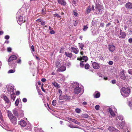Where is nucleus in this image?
<instances>
[{
    "label": "nucleus",
    "instance_id": "20",
    "mask_svg": "<svg viewBox=\"0 0 132 132\" xmlns=\"http://www.w3.org/2000/svg\"><path fill=\"white\" fill-rule=\"evenodd\" d=\"M11 121L14 124H15L17 122V119L15 117H13V118H12L11 119H10Z\"/></svg>",
    "mask_w": 132,
    "mask_h": 132
},
{
    "label": "nucleus",
    "instance_id": "45",
    "mask_svg": "<svg viewBox=\"0 0 132 132\" xmlns=\"http://www.w3.org/2000/svg\"><path fill=\"white\" fill-rule=\"evenodd\" d=\"M56 101L55 100H54L52 102V104L53 106H54L56 104Z\"/></svg>",
    "mask_w": 132,
    "mask_h": 132
},
{
    "label": "nucleus",
    "instance_id": "61",
    "mask_svg": "<svg viewBox=\"0 0 132 132\" xmlns=\"http://www.w3.org/2000/svg\"><path fill=\"white\" fill-rule=\"evenodd\" d=\"M31 49L34 52L35 51L34 46L33 45H32L31 46Z\"/></svg>",
    "mask_w": 132,
    "mask_h": 132
},
{
    "label": "nucleus",
    "instance_id": "28",
    "mask_svg": "<svg viewBox=\"0 0 132 132\" xmlns=\"http://www.w3.org/2000/svg\"><path fill=\"white\" fill-rule=\"evenodd\" d=\"M63 98L65 100H67L70 99V97L67 96V95H65L63 96Z\"/></svg>",
    "mask_w": 132,
    "mask_h": 132
},
{
    "label": "nucleus",
    "instance_id": "10",
    "mask_svg": "<svg viewBox=\"0 0 132 132\" xmlns=\"http://www.w3.org/2000/svg\"><path fill=\"white\" fill-rule=\"evenodd\" d=\"M88 57L86 56H84L82 57H81L80 58H78L77 60L80 61H82L83 60L84 62H86L88 60Z\"/></svg>",
    "mask_w": 132,
    "mask_h": 132
},
{
    "label": "nucleus",
    "instance_id": "37",
    "mask_svg": "<svg viewBox=\"0 0 132 132\" xmlns=\"http://www.w3.org/2000/svg\"><path fill=\"white\" fill-rule=\"evenodd\" d=\"M89 67V65L88 64H85V69H88Z\"/></svg>",
    "mask_w": 132,
    "mask_h": 132
},
{
    "label": "nucleus",
    "instance_id": "63",
    "mask_svg": "<svg viewBox=\"0 0 132 132\" xmlns=\"http://www.w3.org/2000/svg\"><path fill=\"white\" fill-rule=\"evenodd\" d=\"M121 126H124L125 125V122H122L121 124Z\"/></svg>",
    "mask_w": 132,
    "mask_h": 132
},
{
    "label": "nucleus",
    "instance_id": "13",
    "mask_svg": "<svg viewBox=\"0 0 132 132\" xmlns=\"http://www.w3.org/2000/svg\"><path fill=\"white\" fill-rule=\"evenodd\" d=\"M66 68L64 66H62L60 68H58L56 71L58 72L59 71H65Z\"/></svg>",
    "mask_w": 132,
    "mask_h": 132
},
{
    "label": "nucleus",
    "instance_id": "54",
    "mask_svg": "<svg viewBox=\"0 0 132 132\" xmlns=\"http://www.w3.org/2000/svg\"><path fill=\"white\" fill-rule=\"evenodd\" d=\"M128 72L129 74L132 75V70H128Z\"/></svg>",
    "mask_w": 132,
    "mask_h": 132
},
{
    "label": "nucleus",
    "instance_id": "30",
    "mask_svg": "<svg viewBox=\"0 0 132 132\" xmlns=\"http://www.w3.org/2000/svg\"><path fill=\"white\" fill-rule=\"evenodd\" d=\"M79 46L81 50L83 49V48L84 47V44L82 43H79Z\"/></svg>",
    "mask_w": 132,
    "mask_h": 132
},
{
    "label": "nucleus",
    "instance_id": "36",
    "mask_svg": "<svg viewBox=\"0 0 132 132\" xmlns=\"http://www.w3.org/2000/svg\"><path fill=\"white\" fill-rule=\"evenodd\" d=\"M118 119L121 120H122L123 119V117L121 115H119L118 116Z\"/></svg>",
    "mask_w": 132,
    "mask_h": 132
},
{
    "label": "nucleus",
    "instance_id": "53",
    "mask_svg": "<svg viewBox=\"0 0 132 132\" xmlns=\"http://www.w3.org/2000/svg\"><path fill=\"white\" fill-rule=\"evenodd\" d=\"M21 62V60L20 59H19L17 61V62L18 63L20 64Z\"/></svg>",
    "mask_w": 132,
    "mask_h": 132
},
{
    "label": "nucleus",
    "instance_id": "56",
    "mask_svg": "<svg viewBox=\"0 0 132 132\" xmlns=\"http://www.w3.org/2000/svg\"><path fill=\"white\" fill-rule=\"evenodd\" d=\"M108 64L110 65H112L113 64V62L112 61H110L109 62H108Z\"/></svg>",
    "mask_w": 132,
    "mask_h": 132
},
{
    "label": "nucleus",
    "instance_id": "24",
    "mask_svg": "<svg viewBox=\"0 0 132 132\" xmlns=\"http://www.w3.org/2000/svg\"><path fill=\"white\" fill-rule=\"evenodd\" d=\"M91 10V8L90 6H88L87 8L86 9V13L88 14L89 13Z\"/></svg>",
    "mask_w": 132,
    "mask_h": 132
},
{
    "label": "nucleus",
    "instance_id": "29",
    "mask_svg": "<svg viewBox=\"0 0 132 132\" xmlns=\"http://www.w3.org/2000/svg\"><path fill=\"white\" fill-rule=\"evenodd\" d=\"M25 129L30 130L31 129V125L30 124H28L26 125Z\"/></svg>",
    "mask_w": 132,
    "mask_h": 132
},
{
    "label": "nucleus",
    "instance_id": "64",
    "mask_svg": "<svg viewBox=\"0 0 132 132\" xmlns=\"http://www.w3.org/2000/svg\"><path fill=\"white\" fill-rule=\"evenodd\" d=\"M104 24L103 23H101L100 24V26L102 27H104Z\"/></svg>",
    "mask_w": 132,
    "mask_h": 132
},
{
    "label": "nucleus",
    "instance_id": "46",
    "mask_svg": "<svg viewBox=\"0 0 132 132\" xmlns=\"http://www.w3.org/2000/svg\"><path fill=\"white\" fill-rule=\"evenodd\" d=\"M54 16L58 18H60L61 16L57 13L55 14L54 15Z\"/></svg>",
    "mask_w": 132,
    "mask_h": 132
},
{
    "label": "nucleus",
    "instance_id": "43",
    "mask_svg": "<svg viewBox=\"0 0 132 132\" xmlns=\"http://www.w3.org/2000/svg\"><path fill=\"white\" fill-rule=\"evenodd\" d=\"M66 65L67 66H68V67H70L71 65V63L69 62H67L66 63Z\"/></svg>",
    "mask_w": 132,
    "mask_h": 132
},
{
    "label": "nucleus",
    "instance_id": "62",
    "mask_svg": "<svg viewBox=\"0 0 132 132\" xmlns=\"http://www.w3.org/2000/svg\"><path fill=\"white\" fill-rule=\"evenodd\" d=\"M129 105L131 108H132V104L130 102H129Z\"/></svg>",
    "mask_w": 132,
    "mask_h": 132
},
{
    "label": "nucleus",
    "instance_id": "35",
    "mask_svg": "<svg viewBox=\"0 0 132 132\" xmlns=\"http://www.w3.org/2000/svg\"><path fill=\"white\" fill-rule=\"evenodd\" d=\"M68 126L71 128H78V127H76V126H73L72 124H70L68 125Z\"/></svg>",
    "mask_w": 132,
    "mask_h": 132
},
{
    "label": "nucleus",
    "instance_id": "60",
    "mask_svg": "<svg viewBox=\"0 0 132 132\" xmlns=\"http://www.w3.org/2000/svg\"><path fill=\"white\" fill-rule=\"evenodd\" d=\"M73 14L74 15L76 16H77L78 15V13H77L74 12H73Z\"/></svg>",
    "mask_w": 132,
    "mask_h": 132
},
{
    "label": "nucleus",
    "instance_id": "16",
    "mask_svg": "<svg viewBox=\"0 0 132 132\" xmlns=\"http://www.w3.org/2000/svg\"><path fill=\"white\" fill-rule=\"evenodd\" d=\"M108 130L110 132H114V131H117V129H115L114 127L110 126L108 128Z\"/></svg>",
    "mask_w": 132,
    "mask_h": 132
},
{
    "label": "nucleus",
    "instance_id": "49",
    "mask_svg": "<svg viewBox=\"0 0 132 132\" xmlns=\"http://www.w3.org/2000/svg\"><path fill=\"white\" fill-rule=\"evenodd\" d=\"M50 33L52 34H54L55 33V32L54 31V30H51L50 31Z\"/></svg>",
    "mask_w": 132,
    "mask_h": 132
},
{
    "label": "nucleus",
    "instance_id": "31",
    "mask_svg": "<svg viewBox=\"0 0 132 132\" xmlns=\"http://www.w3.org/2000/svg\"><path fill=\"white\" fill-rule=\"evenodd\" d=\"M15 69H13L10 70L8 72V73H13L15 72Z\"/></svg>",
    "mask_w": 132,
    "mask_h": 132
},
{
    "label": "nucleus",
    "instance_id": "21",
    "mask_svg": "<svg viewBox=\"0 0 132 132\" xmlns=\"http://www.w3.org/2000/svg\"><path fill=\"white\" fill-rule=\"evenodd\" d=\"M8 115L10 119H11L14 117L12 112L10 111H7Z\"/></svg>",
    "mask_w": 132,
    "mask_h": 132
},
{
    "label": "nucleus",
    "instance_id": "33",
    "mask_svg": "<svg viewBox=\"0 0 132 132\" xmlns=\"http://www.w3.org/2000/svg\"><path fill=\"white\" fill-rule=\"evenodd\" d=\"M82 117L84 118H87L88 117V115L86 114H83L82 115Z\"/></svg>",
    "mask_w": 132,
    "mask_h": 132
},
{
    "label": "nucleus",
    "instance_id": "6",
    "mask_svg": "<svg viewBox=\"0 0 132 132\" xmlns=\"http://www.w3.org/2000/svg\"><path fill=\"white\" fill-rule=\"evenodd\" d=\"M16 17L17 22L19 24H21L23 22V18L22 16L17 14Z\"/></svg>",
    "mask_w": 132,
    "mask_h": 132
},
{
    "label": "nucleus",
    "instance_id": "40",
    "mask_svg": "<svg viewBox=\"0 0 132 132\" xmlns=\"http://www.w3.org/2000/svg\"><path fill=\"white\" fill-rule=\"evenodd\" d=\"M80 110L78 108H77L75 109V111L77 113H79L80 112Z\"/></svg>",
    "mask_w": 132,
    "mask_h": 132
},
{
    "label": "nucleus",
    "instance_id": "26",
    "mask_svg": "<svg viewBox=\"0 0 132 132\" xmlns=\"http://www.w3.org/2000/svg\"><path fill=\"white\" fill-rule=\"evenodd\" d=\"M10 94L11 98L13 100V101H14L16 96L15 94L14 93H14L11 94Z\"/></svg>",
    "mask_w": 132,
    "mask_h": 132
},
{
    "label": "nucleus",
    "instance_id": "58",
    "mask_svg": "<svg viewBox=\"0 0 132 132\" xmlns=\"http://www.w3.org/2000/svg\"><path fill=\"white\" fill-rule=\"evenodd\" d=\"M128 42L129 43H132V38H130L128 39Z\"/></svg>",
    "mask_w": 132,
    "mask_h": 132
},
{
    "label": "nucleus",
    "instance_id": "57",
    "mask_svg": "<svg viewBox=\"0 0 132 132\" xmlns=\"http://www.w3.org/2000/svg\"><path fill=\"white\" fill-rule=\"evenodd\" d=\"M75 123L77 124L78 125H79L80 124V123L79 122L77 121L76 120L75 121Z\"/></svg>",
    "mask_w": 132,
    "mask_h": 132
},
{
    "label": "nucleus",
    "instance_id": "51",
    "mask_svg": "<svg viewBox=\"0 0 132 132\" xmlns=\"http://www.w3.org/2000/svg\"><path fill=\"white\" fill-rule=\"evenodd\" d=\"M59 98L60 100H64V98H63V96H59Z\"/></svg>",
    "mask_w": 132,
    "mask_h": 132
},
{
    "label": "nucleus",
    "instance_id": "4",
    "mask_svg": "<svg viewBox=\"0 0 132 132\" xmlns=\"http://www.w3.org/2000/svg\"><path fill=\"white\" fill-rule=\"evenodd\" d=\"M100 3L99 0H96L95 3L96 7V10L98 13L101 12L103 10V8L100 4Z\"/></svg>",
    "mask_w": 132,
    "mask_h": 132
},
{
    "label": "nucleus",
    "instance_id": "42",
    "mask_svg": "<svg viewBox=\"0 0 132 132\" xmlns=\"http://www.w3.org/2000/svg\"><path fill=\"white\" fill-rule=\"evenodd\" d=\"M88 28V27L87 26H84L83 28V30L84 31H86Z\"/></svg>",
    "mask_w": 132,
    "mask_h": 132
},
{
    "label": "nucleus",
    "instance_id": "12",
    "mask_svg": "<svg viewBox=\"0 0 132 132\" xmlns=\"http://www.w3.org/2000/svg\"><path fill=\"white\" fill-rule=\"evenodd\" d=\"M120 36H119L120 38H124L126 36V34L124 32H122V30L120 29Z\"/></svg>",
    "mask_w": 132,
    "mask_h": 132
},
{
    "label": "nucleus",
    "instance_id": "44",
    "mask_svg": "<svg viewBox=\"0 0 132 132\" xmlns=\"http://www.w3.org/2000/svg\"><path fill=\"white\" fill-rule=\"evenodd\" d=\"M19 100L18 99H17L15 101V104L16 106H17L19 104Z\"/></svg>",
    "mask_w": 132,
    "mask_h": 132
},
{
    "label": "nucleus",
    "instance_id": "19",
    "mask_svg": "<svg viewBox=\"0 0 132 132\" xmlns=\"http://www.w3.org/2000/svg\"><path fill=\"white\" fill-rule=\"evenodd\" d=\"M2 98H3L6 103L8 104L10 103L9 100L6 96L5 95H3L2 96Z\"/></svg>",
    "mask_w": 132,
    "mask_h": 132
},
{
    "label": "nucleus",
    "instance_id": "41",
    "mask_svg": "<svg viewBox=\"0 0 132 132\" xmlns=\"http://www.w3.org/2000/svg\"><path fill=\"white\" fill-rule=\"evenodd\" d=\"M52 84L55 87H58V84L56 82H53L52 83Z\"/></svg>",
    "mask_w": 132,
    "mask_h": 132
},
{
    "label": "nucleus",
    "instance_id": "32",
    "mask_svg": "<svg viewBox=\"0 0 132 132\" xmlns=\"http://www.w3.org/2000/svg\"><path fill=\"white\" fill-rule=\"evenodd\" d=\"M81 61L80 63V65L81 67H83L85 64V62H84V61Z\"/></svg>",
    "mask_w": 132,
    "mask_h": 132
},
{
    "label": "nucleus",
    "instance_id": "18",
    "mask_svg": "<svg viewBox=\"0 0 132 132\" xmlns=\"http://www.w3.org/2000/svg\"><path fill=\"white\" fill-rule=\"evenodd\" d=\"M19 124L22 127H24L27 125L26 122L23 120H21L19 122Z\"/></svg>",
    "mask_w": 132,
    "mask_h": 132
},
{
    "label": "nucleus",
    "instance_id": "2",
    "mask_svg": "<svg viewBox=\"0 0 132 132\" xmlns=\"http://www.w3.org/2000/svg\"><path fill=\"white\" fill-rule=\"evenodd\" d=\"M122 92L121 94L122 95L125 97L127 96V95L130 94V90L128 87H123L121 89Z\"/></svg>",
    "mask_w": 132,
    "mask_h": 132
},
{
    "label": "nucleus",
    "instance_id": "8",
    "mask_svg": "<svg viewBox=\"0 0 132 132\" xmlns=\"http://www.w3.org/2000/svg\"><path fill=\"white\" fill-rule=\"evenodd\" d=\"M108 49L110 52H113L115 50L116 47L113 44H110L108 45Z\"/></svg>",
    "mask_w": 132,
    "mask_h": 132
},
{
    "label": "nucleus",
    "instance_id": "34",
    "mask_svg": "<svg viewBox=\"0 0 132 132\" xmlns=\"http://www.w3.org/2000/svg\"><path fill=\"white\" fill-rule=\"evenodd\" d=\"M60 62L58 61H56V66L57 67H58L60 66Z\"/></svg>",
    "mask_w": 132,
    "mask_h": 132
},
{
    "label": "nucleus",
    "instance_id": "17",
    "mask_svg": "<svg viewBox=\"0 0 132 132\" xmlns=\"http://www.w3.org/2000/svg\"><path fill=\"white\" fill-rule=\"evenodd\" d=\"M108 130L110 132H114V131H117V129H115L114 127L110 126L108 128Z\"/></svg>",
    "mask_w": 132,
    "mask_h": 132
},
{
    "label": "nucleus",
    "instance_id": "1",
    "mask_svg": "<svg viewBox=\"0 0 132 132\" xmlns=\"http://www.w3.org/2000/svg\"><path fill=\"white\" fill-rule=\"evenodd\" d=\"M74 86L75 87L74 92L75 94H78L80 93L81 92L82 93H83L84 88L81 84L76 82L74 83Z\"/></svg>",
    "mask_w": 132,
    "mask_h": 132
},
{
    "label": "nucleus",
    "instance_id": "27",
    "mask_svg": "<svg viewBox=\"0 0 132 132\" xmlns=\"http://www.w3.org/2000/svg\"><path fill=\"white\" fill-rule=\"evenodd\" d=\"M65 54L67 56L69 57H71L72 55L71 53L69 52H65Z\"/></svg>",
    "mask_w": 132,
    "mask_h": 132
},
{
    "label": "nucleus",
    "instance_id": "39",
    "mask_svg": "<svg viewBox=\"0 0 132 132\" xmlns=\"http://www.w3.org/2000/svg\"><path fill=\"white\" fill-rule=\"evenodd\" d=\"M99 76L100 77H102L103 79L105 80H107L108 79V78L107 77H105L104 76H103L102 75H100Z\"/></svg>",
    "mask_w": 132,
    "mask_h": 132
},
{
    "label": "nucleus",
    "instance_id": "23",
    "mask_svg": "<svg viewBox=\"0 0 132 132\" xmlns=\"http://www.w3.org/2000/svg\"><path fill=\"white\" fill-rule=\"evenodd\" d=\"M126 7L128 9H132V4L129 2L128 3L126 4Z\"/></svg>",
    "mask_w": 132,
    "mask_h": 132
},
{
    "label": "nucleus",
    "instance_id": "15",
    "mask_svg": "<svg viewBox=\"0 0 132 132\" xmlns=\"http://www.w3.org/2000/svg\"><path fill=\"white\" fill-rule=\"evenodd\" d=\"M93 67L95 69H98L99 68L100 66L96 62H93L92 63Z\"/></svg>",
    "mask_w": 132,
    "mask_h": 132
},
{
    "label": "nucleus",
    "instance_id": "7",
    "mask_svg": "<svg viewBox=\"0 0 132 132\" xmlns=\"http://www.w3.org/2000/svg\"><path fill=\"white\" fill-rule=\"evenodd\" d=\"M111 108H110L109 109V111L110 114L112 116H114L115 115V114L114 113V112L112 110V108H114V109L115 110H114V111L115 112H117V110L115 108V107H114V106H111Z\"/></svg>",
    "mask_w": 132,
    "mask_h": 132
},
{
    "label": "nucleus",
    "instance_id": "3",
    "mask_svg": "<svg viewBox=\"0 0 132 132\" xmlns=\"http://www.w3.org/2000/svg\"><path fill=\"white\" fill-rule=\"evenodd\" d=\"M14 86L12 84H10L6 85V88L8 94H10L14 92Z\"/></svg>",
    "mask_w": 132,
    "mask_h": 132
},
{
    "label": "nucleus",
    "instance_id": "47",
    "mask_svg": "<svg viewBox=\"0 0 132 132\" xmlns=\"http://www.w3.org/2000/svg\"><path fill=\"white\" fill-rule=\"evenodd\" d=\"M41 24L42 25H44L45 24V22L44 21H41Z\"/></svg>",
    "mask_w": 132,
    "mask_h": 132
},
{
    "label": "nucleus",
    "instance_id": "48",
    "mask_svg": "<svg viewBox=\"0 0 132 132\" xmlns=\"http://www.w3.org/2000/svg\"><path fill=\"white\" fill-rule=\"evenodd\" d=\"M12 50V48L10 47H8L7 48V51L9 52H11Z\"/></svg>",
    "mask_w": 132,
    "mask_h": 132
},
{
    "label": "nucleus",
    "instance_id": "5",
    "mask_svg": "<svg viewBox=\"0 0 132 132\" xmlns=\"http://www.w3.org/2000/svg\"><path fill=\"white\" fill-rule=\"evenodd\" d=\"M13 112L14 115L17 116L18 119H20V118L23 117V112L22 111H20L21 114L19 116V115L18 111L16 110L15 109L13 110Z\"/></svg>",
    "mask_w": 132,
    "mask_h": 132
},
{
    "label": "nucleus",
    "instance_id": "52",
    "mask_svg": "<svg viewBox=\"0 0 132 132\" xmlns=\"http://www.w3.org/2000/svg\"><path fill=\"white\" fill-rule=\"evenodd\" d=\"M10 38V36L8 35H6L5 37V38L6 39H8Z\"/></svg>",
    "mask_w": 132,
    "mask_h": 132
},
{
    "label": "nucleus",
    "instance_id": "38",
    "mask_svg": "<svg viewBox=\"0 0 132 132\" xmlns=\"http://www.w3.org/2000/svg\"><path fill=\"white\" fill-rule=\"evenodd\" d=\"M42 130L41 129L37 128L35 130L36 132H42Z\"/></svg>",
    "mask_w": 132,
    "mask_h": 132
},
{
    "label": "nucleus",
    "instance_id": "55",
    "mask_svg": "<svg viewBox=\"0 0 132 132\" xmlns=\"http://www.w3.org/2000/svg\"><path fill=\"white\" fill-rule=\"evenodd\" d=\"M22 101L24 102H27V100L26 98H24L22 100Z\"/></svg>",
    "mask_w": 132,
    "mask_h": 132
},
{
    "label": "nucleus",
    "instance_id": "25",
    "mask_svg": "<svg viewBox=\"0 0 132 132\" xmlns=\"http://www.w3.org/2000/svg\"><path fill=\"white\" fill-rule=\"evenodd\" d=\"M95 97L97 98L100 97V93L98 92H96L94 94Z\"/></svg>",
    "mask_w": 132,
    "mask_h": 132
},
{
    "label": "nucleus",
    "instance_id": "50",
    "mask_svg": "<svg viewBox=\"0 0 132 132\" xmlns=\"http://www.w3.org/2000/svg\"><path fill=\"white\" fill-rule=\"evenodd\" d=\"M100 106L98 105H97L95 106V109L96 110H98L99 109Z\"/></svg>",
    "mask_w": 132,
    "mask_h": 132
},
{
    "label": "nucleus",
    "instance_id": "22",
    "mask_svg": "<svg viewBox=\"0 0 132 132\" xmlns=\"http://www.w3.org/2000/svg\"><path fill=\"white\" fill-rule=\"evenodd\" d=\"M58 2L59 4L63 5H65L66 3L64 0H58Z\"/></svg>",
    "mask_w": 132,
    "mask_h": 132
},
{
    "label": "nucleus",
    "instance_id": "14",
    "mask_svg": "<svg viewBox=\"0 0 132 132\" xmlns=\"http://www.w3.org/2000/svg\"><path fill=\"white\" fill-rule=\"evenodd\" d=\"M17 59V57L15 55H12L10 57L8 60V62H10L12 61L13 60H16Z\"/></svg>",
    "mask_w": 132,
    "mask_h": 132
},
{
    "label": "nucleus",
    "instance_id": "9",
    "mask_svg": "<svg viewBox=\"0 0 132 132\" xmlns=\"http://www.w3.org/2000/svg\"><path fill=\"white\" fill-rule=\"evenodd\" d=\"M124 73V71L123 70H122L121 71L119 74L120 77L123 80H125L126 78V76Z\"/></svg>",
    "mask_w": 132,
    "mask_h": 132
},
{
    "label": "nucleus",
    "instance_id": "11",
    "mask_svg": "<svg viewBox=\"0 0 132 132\" xmlns=\"http://www.w3.org/2000/svg\"><path fill=\"white\" fill-rule=\"evenodd\" d=\"M71 49L72 50V52L75 53L77 54L79 52V50L78 48H76L73 47H71Z\"/></svg>",
    "mask_w": 132,
    "mask_h": 132
},
{
    "label": "nucleus",
    "instance_id": "59",
    "mask_svg": "<svg viewBox=\"0 0 132 132\" xmlns=\"http://www.w3.org/2000/svg\"><path fill=\"white\" fill-rule=\"evenodd\" d=\"M41 80L43 82H45L46 81V80L45 78H42V79Z\"/></svg>",
    "mask_w": 132,
    "mask_h": 132
}]
</instances>
